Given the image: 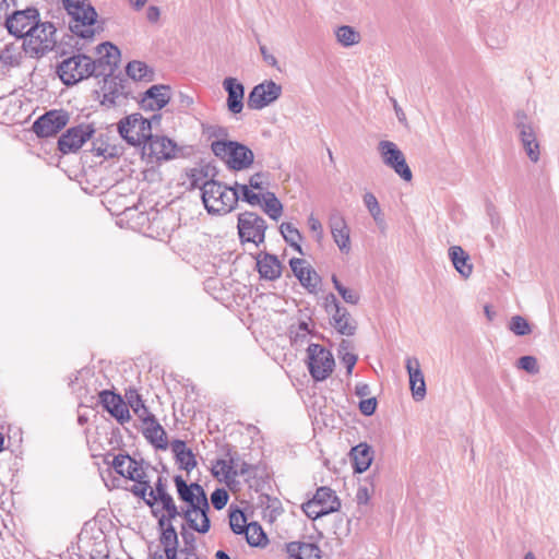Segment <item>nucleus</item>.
<instances>
[{
	"label": "nucleus",
	"mask_w": 559,
	"mask_h": 559,
	"mask_svg": "<svg viewBox=\"0 0 559 559\" xmlns=\"http://www.w3.org/2000/svg\"><path fill=\"white\" fill-rule=\"evenodd\" d=\"M202 170L193 169L191 174L192 187L202 191V202L210 214L224 215L231 212L239 200L238 189L227 187L216 180L200 182Z\"/></svg>",
	"instance_id": "nucleus-1"
},
{
	"label": "nucleus",
	"mask_w": 559,
	"mask_h": 559,
	"mask_svg": "<svg viewBox=\"0 0 559 559\" xmlns=\"http://www.w3.org/2000/svg\"><path fill=\"white\" fill-rule=\"evenodd\" d=\"M71 16L70 29L76 36L91 39L95 35L97 12L88 0H61Z\"/></svg>",
	"instance_id": "nucleus-2"
},
{
	"label": "nucleus",
	"mask_w": 559,
	"mask_h": 559,
	"mask_svg": "<svg viewBox=\"0 0 559 559\" xmlns=\"http://www.w3.org/2000/svg\"><path fill=\"white\" fill-rule=\"evenodd\" d=\"M214 155L226 162L229 168L242 170L249 168L254 159L253 152L235 141L215 140L211 144Z\"/></svg>",
	"instance_id": "nucleus-3"
},
{
	"label": "nucleus",
	"mask_w": 559,
	"mask_h": 559,
	"mask_svg": "<svg viewBox=\"0 0 559 559\" xmlns=\"http://www.w3.org/2000/svg\"><path fill=\"white\" fill-rule=\"evenodd\" d=\"M56 28L50 22L34 23L31 28L28 27L27 34L24 37L23 47L26 53L32 57L43 56L51 50L56 44Z\"/></svg>",
	"instance_id": "nucleus-4"
},
{
	"label": "nucleus",
	"mask_w": 559,
	"mask_h": 559,
	"mask_svg": "<svg viewBox=\"0 0 559 559\" xmlns=\"http://www.w3.org/2000/svg\"><path fill=\"white\" fill-rule=\"evenodd\" d=\"M95 70L96 61L91 57L74 55L59 63L57 73L66 85H73L94 75Z\"/></svg>",
	"instance_id": "nucleus-5"
},
{
	"label": "nucleus",
	"mask_w": 559,
	"mask_h": 559,
	"mask_svg": "<svg viewBox=\"0 0 559 559\" xmlns=\"http://www.w3.org/2000/svg\"><path fill=\"white\" fill-rule=\"evenodd\" d=\"M514 127L528 159L537 163L540 159V146L532 118L524 110H518L514 114Z\"/></svg>",
	"instance_id": "nucleus-6"
},
{
	"label": "nucleus",
	"mask_w": 559,
	"mask_h": 559,
	"mask_svg": "<svg viewBox=\"0 0 559 559\" xmlns=\"http://www.w3.org/2000/svg\"><path fill=\"white\" fill-rule=\"evenodd\" d=\"M118 131L129 144L138 146L152 136V124L141 114H132L119 121Z\"/></svg>",
	"instance_id": "nucleus-7"
},
{
	"label": "nucleus",
	"mask_w": 559,
	"mask_h": 559,
	"mask_svg": "<svg viewBox=\"0 0 559 559\" xmlns=\"http://www.w3.org/2000/svg\"><path fill=\"white\" fill-rule=\"evenodd\" d=\"M266 222L253 212H243L238 215L237 229L241 243H252L255 247L264 242Z\"/></svg>",
	"instance_id": "nucleus-8"
},
{
	"label": "nucleus",
	"mask_w": 559,
	"mask_h": 559,
	"mask_svg": "<svg viewBox=\"0 0 559 559\" xmlns=\"http://www.w3.org/2000/svg\"><path fill=\"white\" fill-rule=\"evenodd\" d=\"M377 150L382 163L386 167L392 169L404 181H412L413 173L406 162V157L394 142L381 140L378 143Z\"/></svg>",
	"instance_id": "nucleus-9"
},
{
	"label": "nucleus",
	"mask_w": 559,
	"mask_h": 559,
	"mask_svg": "<svg viewBox=\"0 0 559 559\" xmlns=\"http://www.w3.org/2000/svg\"><path fill=\"white\" fill-rule=\"evenodd\" d=\"M283 87L273 80H264L257 84L248 96V107L252 110H261L274 104L282 95Z\"/></svg>",
	"instance_id": "nucleus-10"
},
{
	"label": "nucleus",
	"mask_w": 559,
	"mask_h": 559,
	"mask_svg": "<svg viewBox=\"0 0 559 559\" xmlns=\"http://www.w3.org/2000/svg\"><path fill=\"white\" fill-rule=\"evenodd\" d=\"M95 133L92 123H81L69 128L58 140V148L63 154L76 153Z\"/></svg>",
	"instance_id": "nucleus-11"
},
{
	"label": "nucleus",
	"mask_w": 559,
	"mask_h": 559,
	"mask_svg": "<svg viewBox=\"0 0 559 559\" xmlns=\"http://www.w3.org/2000/svg\"><path fill=\"white\" fill-rule=\"evenodd\" d=\"M307 369L314 382L326 380L334 371L335 360L332 352H307Z\"/></svg>",
	"instance_id": "nucleus-12"
},
{
	"label": "nucleus",
	"mask_w": 559,
	"mask_h": 559,
	"mask_svg": "<svg viewBox=\"0 0 559 559\" xmlns=\"http://www.w3.org/2000/svg\"><path fill=\"white\" fill-rule=\"evenodd\" d=\"M143 154L151 162H167L176 157L177 144L166 136L152 135L143 145Z\"/></svg>",
	"instance_id": "nucleus-13"
},
{
	"label": "nucleus",
	"mask_w": 559,
	"mask_h": 559,
	"mask_svg": "<svg viewBox=\"0 0 559 559\" xmlns=\"http://www.w3.org/2000/svg\"><path fill=\"white\" fill-rule=\"evenodd\" d=\"M68 112L63 110H50L39 117L33 124L34 132L40 138L52 136L67 126Z\"/></svg>",
	"instance_id": "nucleus-14"
},
{
	"label": "nucleus",
	"mask_w": 559,
	"mask_h": 559,
	"mask_svg": "<svg viewBox=\"0 0 559 559\" xmlns=\"http://www.w3.org/2000/svg\"><path fill=\"white\" fill-rule=\"evenodd\" d=\"M98 397L104 411L108 412L119 424L123 425L131 419L129 407L119 393L102 390Z\"/></svg>",
	"instance_id": "nucleus-15"
},
{
	"label": "nucleus",
	"mask_w": 559,
	"mask_h": 559,
	"mask_svg": "<svg viewBox=\"0 0 559 559\" xmlns=\"http://www.w3.org/2000/svg\"><path fill=\"white\" fill-rule=\"evenodd\" d=\"M39 12L35 8H27L25 10L14 11L10 17L7 19V28L10 34L24 38L27 34L28 27L38 22Z\"/></svg>",
	"instance_id": "nucleus-16"
},
{
	"label": "nucleus",
	"mask_w": 559,
	"mask_h": 559,
	"mask_svg": "<svg viewBox=\"0 0 559 559\" xmlns=\"http://www.w3.org/2000/svg\"><path fill=\"white\" fill-rule=\"evenodd\" d=\"M405 368L409 378V389L412 391L413 399L416 402L423 401L426 396V382L421 366L417 357L407 356L405 360Z\"/></svg>",
	"instance_id": "nucleus-17"
},
{
	"label": "nucleus",
	"mask_w": 559,
	"mask_h": 559,
	"mask_svg": "<svg viewBox=\"0 0 559 559\" xmlns=\"http://www.w3.org/2000/svg\"><path fill=\"white\" fill-rule=\"evenodd\" d=\"M171 98V88L168 85L156 84L151 86L142 96L140 105L143 110L157 111L164 108Z\"/></svg>",
	"instance_id": "nucleus-18"
},
{
	"label": "nucleus",
	"mask_w": 559,
	"mask_h": 559,
	"mask_svg": "<svg viewBox=\"0 0 559 559\" xmlns=\"http://www.w3.org/2000/svg\"><path fill=\"white\" fill-rule=\"evenodd\" d=\"M143 425L145 426L142 430L143 436L150 444L156 450L165 451L168 449L167 433L163 426L158 423L155 415L147 414L143 417Z\"/></svg>",
	"instance_id": "nucleus-19"
},
{
	"label": "nucleus",
	"mask_w": 559,
	"mask_h": 559,
	"mask_svg": "<svg viewBox=\"0 0 559 559\" xmlns=\"http://www.w3.org/2000/svg\"><path fill=\"white\" fill-rule=\"evenodd\" d=\"M290 342L293 346L305 347V349H324V347L317 343L319 336L314 334L308 321H299L298 325L292 326L289 330Z\"/></svg>",
	"instance_id": "nucleus-20"
},
{
	"label": "nucleus",
	"mask_w": 559,
	"mask_h": 559,
	"mask_svg": "<svg viewBox=\"0 0 559 559\" xmlns=\"http://www.w3.org/2000/svg\"><path fill=\"white\" fill-rule=\"evenodd\" d=\"M223 88L227 93L226 106L228 111L238 115L243 109L245 86L236 78L228 76L223 81Z\"/></svg>",
	"instance_id": "nucleus-21"
},
{
	"label": "nucleus",
	"mask_w": 559,
	"mask_h": 559,
	"mask_svg": "<svg viewBox=\"0 0 559 559\" xmlns=\"http://www.w3.org/2000/svg\"><path fill=\"white\" fill-rule=\"evenodd\" d=\"M170 448L179 469L190 473L197 466L198 462L195 454L187 447L186 441L175 439L171 441Z\"/></svg>",
	"instance_id": "nucleus-22"
},
{
	"label": "nucleus",
	"mask_w": 559,
	"mask_h": 559,
	"mask_svg": "<svg viewBox=\"0 0 559 559\" xmlns=\"http://www.w3.org/2000/svg\"><path fill=\"white\" fill-rule=\"evenodd\" d=\"M349 457L354 473L361 474L370 467L373 461L372 447L367 442H360L350 449Z\"/></svg>",
	"instance_id": "nucleus-23"
},
{
	"label": "nucleus",
	"mask_w": 559,
	"mask_h": 559,
	"mask_svg": "<svg viewBox=\"0 0 559 559\" xmlns=\"http://www.w3.org/2000/svg\"><path fill=\"white\" fill-rule=\"evenodd\" d=\"M288 559H320L321 549L314 543L289 542L285 545Z\"/></svg>",
	"instance_id": "nucleus-24"
},
{
	"label": "nucleus",
	"mask_w": 559,
	"mask_h": 559,
	"mask_svg": "<svg viewBox=\"0 0 559 559\" xmlns=\"http://www.w3.org/2000/svg\"><path fill=\"white\" fill-rule=\"evenodd\" d=\"M448 255L455 271L463 278L471 277L474 267L468 253L461 246H451L448 250Z\"/></svg>",
	"instance_id": "nucleus-25"
},
{
	"label": "nucleus",
	"mask_w": 559,
	"mask_h": 559,
	"mask_svg": "<svg viewBox=\"0 0 559 559\" xmlns=\"http://www.w3.org/2000/svg\"><path fill=\"white\" fill-rule=\"evenodd\" d=\"M289 265L302 286L312 288L317 287V273L310 269L306 260L294 258L289 261Z\"/></svg>",
	"instance_id": "nucleus-26"
},
{
	"label": "nucleus",
	"mask_w": 559,
	"mask_h": 559,
	"mask_svg": "<svg viewBox=\"0 0 559 559\" xmlns=\"http://www.w3.org/2000/svg\"><path fill=\"white\" fill-rule=\"evenodd\" d=\"M257 266L261 277L269 281H274L282 274V264L280 260L277 257L270 253L260 255L257 260Z\"/></svg>",
	"instance_id": "nucleus-27"
},
{
	"label": "nucleus",
	"mask_w": 559,
	"mask_h": 559,
	"mask_svg": "<svg viewBox=\"0 0 559 559\" xmlns=\"http://www.w3.org/2000/svg\"><path fill=\"white\" fill-rule=\"evenodd\" d=\"M226 455L229 457L228 460L219 459L216 461V464L212 468V474L215 477H218L219 473L216 471V466H221L222 473L224 474L225 481L230 489H233V484L235 480L233 479L235 476H238L237 466V453L233 455L231 449L228 448Z\"/></svg>",
	"instance_id": "nucleus-28"
},
{
	"label": "nucleus",
	"mask_w": 559,
	"mask_h": 559,
	"mask_svg": "<svg viewBox=\"0 0 559 559\" xmlns=\"http://www.w3.org/2000/svg\"><path fill=\"white\" fill-rule=\"evenodd\" d=\"M331 316L333 326L338 333L347 336L355 333L357 328L356 321L350 317L346 308H337Z\"/></svg>",
	"instance_id": "nucleus-29"
},
{
	"label": "nucleus",
	"mask_w": 559,
	"mask_h": 559,
	"mask_svg": "<svg viewBox=\"0 0 559 559\" xmlns=\"http://www.w3.org/2000/svg\"><path fill=\"white\" fill-rule=\"evenodd\" d=\"M310 503H318L320 509L335 506V512L341 509L340 498L336 496L335 491L328 486L319 487L313 497L310 499Z\"/></svg>",
	"instance_id": "nucleus-30"
},
{
	"label": "nucleus",
	"mask_w": 559,
	"mask_h": 559,
	"mask_svg": "<svg viewBox=\"0 0 559 559\" xmlns=\"http://www.w3.org/2000/svg\"><path fill=\"white\" fill-rule=\"evenodd\" d=\"M243 535L251 547L263 548L269 544L266 533L263 531L261 524L255 521L247 524Z\"/></svg>",
	"instance_id": "nucleus-31"
},
{
	"label": "nucleus",
	"mask_w": 559,
	"mask_h": 559,
	"mask_svg": "<svg viewBox=\"0 0 559 559\" xmlns=\"http://www.w3.org/2000/svg\"><path fill=\"white\" fill-rule=\"evenodd\" d=\"M362 201H364V204H365L366 209L368 210L369 214L371 215L374 223L377 224V226L381 230H384L386 228V223H385L383 212L380 207V204H379L376 195L369 191L365 192L362 195Z\"/></svg>",
	"instance_id": "nucleus-32"
},
{
	"label": "nucleus",
	"mask_w": 559,
	"mask_h": 559,
	"mask_svg": "<svg viewBox=\"0 0 559 559\" xmlns=\"http://www.w3.org/2000/svg\"><path fill=\"white\" fill-rule=\"evenodd\" d=\"M174 483L177 490L178 499L185 503V508H192L195 503V495L188 486L187 480L182 477V475H175Z\"/></svg>",
	"instance_id": "nucleus-33"
},
{
	"label": "nucleus",
	"mask_w": 559,
	"mask_h": 559,
	"mask_svg": "<svg viewBox=\"0 0 559 559\" xmlns=\"http://www.w3.org/2000/svg\"><path fill=\"white\" fill-rule=\"evenodd\" d=\"M262 209L270 218L277 221L283 213V205L273 192L262 193Z\"/></svg>",
	"instance_id": "nucleus-34"
},
{
	"label": "nucleus",
	"mask_w": 559,
	"mask_h": 559,
	"mask_svg": "<svg viewBox=\"0 0 559 559\" xmlns=\"http://www.w3.org/2000/svg\"><path fill=\"white\" fill-rule=\"evenodd\" d=\"M127 405H129L134 414L143 421V417L147 414H152L145 406L142 396L139 394L136 389L130 388L126 391Z\"/></svg>",
	"instance_id": "nucleus-35"
},
{
	"label": "nucleus",
	"mask_w": 559,
	"mask_h": 559,
	"mask_svg": "<svg viewBox=\"0 0 559 559\" xmlns=\"http://www.w3.org/2000/svg\"><path fill=\"white\" fill-rule=\"evenodd\" d=\"M229 527L236 535H242L246 532L247 516L237 506H230L228 511Z\"/></svg>",
	"instance_id": "nucleus-36"
},
{
	"label": "nucleus",
	"mask_w": 559,
	"mask_h": 559,
	"mask_svg": "<svg viewBox=\"0 0 559 559\" xmlns=\"http://www.w3.org/2000/svg\"><path fill=\"white\" fill-rule=\"evenodd\" d=\"M126 72L129 78L135 81H151L153 79V71L146 63L138 60L129 62Z\"/></svg>",
	"instance_id": "nucleus-37"
},
{
	"label": "nucleus",
	"mask_w": 559,
	"mask_h": 559,
	"mask_svg": "<svg viewBox=\"0 0 559 559\" xmlns=\"http://www.w3.org/2000/svg\"><path fill=\"white\" fill-rule=\"evenodd\" d=\"M96 51L99 55L98 63H106L108 66L116 64L120 58L119 49L109 41L99 44L96 47Z\"/></svg>",
	"instance_id": "nucleus-38"
},
{
	"label": "nucleus",
	"mask_w": 559,
	"mask_h": 559,
	"mask_svg": "<svg viewBox=\"0 0 559 559\" xmlns=\"http://www.w3.org/2000/svg\"><path fill=\"white\" fill-rule=\"evenodd\" d=\"M169 497L173 496L168 492L166 479L158 476L155 486H151L150 497L147 498L146 504L157 506L159 502L168 500Z\"/></svg>",
	"instance_id": "nucleus-39"
},
{
	"label": "nucleus",
	"mask_w": 559,
	"mask_h": 559,
	"mask_svg": "<svg viewBox=\"0 0 559 559\" xmlns=\"http://www.w3.org/2000/svg\"><path fill=\"white\" fill-rule=\"evenodd\" d=\"M280 231L285 239V241L298 251L300 254H304L302 249L300 247V241L302 239L299 230L292 223H282L280 226Z\"/></svg>",
	"instance_id": "nucleus-40"
},
{
	"label": "nucleus",
	"mask_w": 559,
	"mask_h": 559,
	"mask_svg": "<svg viewBox=\"0 0 559 559\" xmlns=\"http://www.w3.org/2000/svg\"><path fill=\"white\" fill-rule=\"evenodd\" d=\"M336 40L343 47H352L360 41V34L352 26L342 25L335 29Z\"/></svg>",
	"instance_id": "nucleus-41"
},
{
	"label": "nucleus",
	"mask_w": 559,
	"mask_h": 559,
	"mask_svg": "<svg viewBox=\"0 0 559 559\" xmlns=\"http://www.w3.org/2000/svg\"><path fill=\"white\" fill-rule=\"evenodd\" d=\"M128 462H129V465L124 469V475H123L124 478L132 480V481H139V479L146 477V473L143 468V463H144L143 459L136 460V459L130 456V459H128Z\"/></svg>",
	"instance_id": "nucleus-42"
},
{
	"label": "nucleus",
	"mask_w": 559,
	"mask_h": 559,
	"mask_svg": "<svg viewBox=\"0 0 559 559\" xmlns=\"http://www.w3.org/2000/svg\"><path fill=\"white\" fill-rule=\"evenodd\" d=\"M194 513H199L201 516L200 528L202 530V534H206L211 530V520L209 516L210 513V502L209 499L197 501V503L192 507Z\"/></svg>",
	"instance_id": "nucleus-43"
},
{
	"label": "nucleus",
	"mask_w": 559,
	"mask_h": 559,
	"mask_svg": "<svg viewBox=\"0 0 559 559\" xmlns=\"http://www.w3.org/2000/svg\"><path fill=\"white\" fill-rule=\"evenodd\" d=\"M335 508V506H330L329 508L320 509L318 503H310V500L301 504L302 511L311 520H316L324 515L334 513Z\"/></svg>",
	"instance_id": "nucleus-44"
},
{
	"label": "nucleus",
	"mask_w": 559,
	"mask_h": 559,
	"mask_svg": "<svg viewBox=\"0 0 559 559\" xmlns=\"http://www.w3.org/2000/svg\"><path fill=\"white\" fill-rule=\"evenodd\" d=\"M508 328L512 333L519 336L528 335L532 332L530 322L522 316L511 317Z\"/></svg>",
	"instance_id": "nucleus-45"
},
{
	"label": "nucleus",
	"mask_w": 559,
	"mask_h": 559,
	"mask_svg": "<svg viewBox=\"0 0 559 559\" xmlns=\"http://www.w3.org/2000/svg\"><path fill=\"white\" fill-rule=\"evenodd\" d=\"M332 282L335 289L338 292L345 302L350 305H357L359 302L360 296L356 290L342 285L335 275L332 276Z\"/></svg>",
	"instance_id": "nucleus-46"
},
{
	"label": "nucleus",
	"mask_w": 559,
	"mask_h": 559,
	"mask_svg": "<svg viewBox=\"0 0 559 559\" xmlns=\"http://www.w3.org/2000/svg\"><path fill=\"white\" fill-rule=\"evenodd\" d=\"M180 535L185 544V547L180 549V554L186 556H198L194 534L187 530L186 525H181Z\"/></svg>",
	"instance_id": "nucleus-47"
},
{
	"label": "nucleus",
	"mask_w": 559,
	"mask_h": 559,
	"mask_svg": "<svg viewBox=\"0 0 559 559\" xmlns=\"http://www.w3.org/2000/svg\"><path fill=\"white\" fill-rule=\"evenodd\" d=\"M130 459L128 453H119L117 455H112L111 453H107L104 463L110 465L115 472L122 476L124 475V463Z\"/></svg>",
	"instance_id": "nucleus-48"
},
{
	"label": "nucleus",
	"mask_w": 559,
	"mask_h": 559,
	"mask_svg": "<svg viewBox=\"0 0 559 559\" xmlns=\"http://www.w3.org/2000/svg\"><path fill=\"white\" fill-rule=\"evenodd\" d=\"M334 242L342 252L348 253L350 251V237H349V228L336 229V231L331 233Z\"/></svg>",
	"instance_id": "nucleus-49"
},
{
	"label": "nucleus",
	"mask_w": 559,
	"mask_h": 559,
	"mask_svg": "<svg viewBox=\"0 0 559 559\" xmlns=\"http://www.w3.org/2000/svg\"><path fill=\"white\" fill-rule=\"evenodd\" d=\"M150 489L151 484L145 477L139 479V481H135V484L129 488V491L132 492L139 499L143 500V502L146 504L147 498L150 497Z\"/></svg>",
	"instance_id": "nucleus-50"
},
{
	"label": "nucleus",
	"mask_w": 559,
	"mask_h": 559,
	"mask_svg": "<svg viewBox=\"0 0 559 559\" xmlns=\"http://www.w3.org/2000/svg\"><path fill=\"white\" fill-rule=\"evenodd\" d=\"M516 367L521 370L526 371L530 374H537L539 372V366L536 357L526 355L522 356L516 360Z\"/></svg>",
	"instance_id": "nucleus-51"
},
{
	"label": "nucleus",
	"mask_w": 559,
	"mask_h": 559,
	"mask_svg": "<svg viewBox=\"0 0 559 559\" xmlns=\"http://www.w3.org/2000/svg\"><path fill=\"white\" fill-rule=\"evenodd\" d=\"M158 507L171 523L177 516H181V508L179 509L177 507L173 497H169L168 500L159 502Z\"/></svg>",
	"instance_id": "nucleus-52"
},
{
	"label": "nucleus",
	"mask_w": 559,
	"mask_h": 559,
	"mask_svg": "<svg viewBox=\"0 0 559 559\" xmlns=\"http://www.w3.org/2000/svg\"><path fill=\"white\" fill-rule=\"evenodd\" d=\"M236 188L239 193L242 194V199L248 202L250 205H261L262 204V194L255 193L247 185L236 183Z\"/></svg>",
	"instance_id": "nucleus-53"
},
{
	"label": "nucleus",
	"mask_w": 559,
	"mask_h": 559,
	"mask_svg": "<svg viewBox=\"0 0 559 559\" xmlns=\"http://www.w3.org/2000/svg\"><path fill=\"white\" fill-rule=\"evenodd\" d=\"M229 500V493L225 488H216L211 493V503L214 509L222 510L226 507Z\"/></svg>",
	"instance_id": "nucleus-54"
},
{
	"label": "nucleus",
	"mask_w": 559,
	"mask_h": 559,
	"mask_svg": "<svg viewBox=\"0 0 559 559\" xmlns=\"http://www.w3.org/2000/svg\"><path fill=\"white\" fill-rule=\"evenodd\" d=\"M194 511L192 508L181 507V518L186 521V528L195 531L202 534V530L200 528V524L197 522L195 518H193Z\"/></svg>",
	"instance_id": "nucleus-55"
},
{
	"label": "nucleus",
	"mask_w": 559,
	"mask_h": 559,
	"mask_svg": "<svg viewBox=\"0 0 559 559\" xmlns=\"http://www.w3.org/2000/svg\"><path fill=\"white\" fill-rule=\"evenodd\" d=\"M377 406H378V401H377V397H374V396L368 397V399H361V401L358 404L359 412L364 416H368V417L372 416L376 413Z\"/></svg>",
	"instance_id": "nucleus-56"
},
{
	"label": "nucleus",
	"mask_w": 559,
	"mask_h": 559,
	"mask_svg": "<svg viewBox=\"0 0 559 559\" xmlns=\"http://www.w3.org/2000/svg\"><path fill=\"white\" fill-rule=\"evenodd\" d=\"M151 509V514L153 518L157 520V530L158 532L163 531L168 525L173 524L164 514V512L159 509L158 504H146Z\"/></svg>",
	"instance_id": "nucleus-57"
},
{
	"label": "nucleus",
	"mask_w": 559,
	"mask_h": 559,
	"mask_svg": "<svg viewBox=\"0 0 559 559\" xmlns=\"http://www.w3.org/2000/svg\"><path fill=\"white\" fill-rule=\"evenodd\" d=\"M309 229L313 233V237L318 242H321L324 236L323 226L321 222L313 215L308 217Z\"/></svg>",
	"instance_id": "nucleus-58"
},
{
	"label": "nucleus",
	"mask_w": 559,
	"mask_h": 559,
	"mask_svg": "<svg viewBox=\"0 0 559 559\" xmlns=\"http://www.w3.org/2000/svg\"><path fill=\"white\" fill-rule=\"evenodd\" d=\"M267 181H266V175L263 173H257L252 175L249 179V189H255L259 191H262L266 188Z\"/></svg>",
	"instance_id": "nucleus-59"
},
{
	"label": "nucleus",
	"mask_w": 559,
	"mask_h": 559,
	"mask_svg": "<svg viewBox=\"0 0 559 559\" xmlns=\"http://www.w3.org/2000/svg\"><path fill=\"white\" fill-rule=\"evenodd\" d=\"M329 227L331 233H334L336 229L347 228L348 226L343 215L340 213H332L329 217Z\"/></svg>",
	"instance_id": "nucleus-60"
},
{
	"label": "nucleus",
	"mask_w": 559,
	"mask_h": 559,
	"mask_svg": "<svg viewBox=\"0 0 559 559\" xmlns=\"http://www.w3.org/2000/svg\"><path fill=\"white\" fill-rule=\"evenodd\" d=\"M92 152L96 156H111L112 155V152L109 150V146L105 145V143L100 139H97L93 142Z\"/></svg>",
	"instance_id": "nucleus-61"
},
{
	"label": "nucleus",
	"mask_w": 559,
	"mask_h": 559,
	"mask_svg": "<svg viewBox=\"0 0 559 559\" xmlns=\"http://www.w3.org/2000/svg\"><path fill=\"white\" fill-rule=\"evenodd\" d=\"M88 559H109V551L106 546L95 545L88 552Z\"/></svg>",
	"instance_id": "nucleus-62"
},
{
	"label": "nucleus",
	"mask_w": 559,
	"mask_h": 559,
	"mask_svg": "<svg viewBox=\"0 0 559 559\" xmlns=\"http://www.w3.org/2000/svg\"><path fill=\"white\" fill-rule=\"evenodd\" d=\"M260 52H261V56H262V59L263 61L270 66V67H273V68H277L278 67V62H277V59L276 57L271 53L269 51V49L266 48V46L264 45H261L260 46Z\"/></svg>",
	"instance_id": "nucleus-63"
},
{
	"label": "nucleus",
	"mask_w": 559,
	"mask_h": 559,
	"mask_svg": "<svg viewBox=\"0 0 559 559\" xmlns=\"http://www.w3.org/2000/svg\"><path fill=\"white\" fill-rule=\"evenodd\" d=\"M358 360V356L355 355L353 352H344L343 355V361L346 366V373L350 374L353 372V369Z\"/></svg>",
	"instance_id": "nucleus-64"
}]
</instances>
